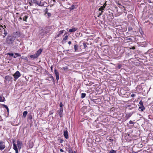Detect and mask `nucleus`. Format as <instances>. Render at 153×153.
Segmentation results:
<instances>
[{"instance_id": "nucleus-34", "label": "nucleus", "mask_w": 153, "mask_h": 153, "mask_svg": "<svg viewBox=\"0 0 153 153\" xmlns=\"http://www.w3.org/2000/svg\"><path fill=\"white\" fill-rule=\"evenodd\" d=\"M60 151L61 152H64L63 150V149H60Z\"/></svg>"}, {"instance_id": "nucleus-49", "label": "nucleus", "mask_w": 153, "mask_h": 153, "mask_svg": "<svg viewBox=\"0 0 153 153\" xmlns=\"http://www.w3.org/2000/svg\"><path fill=\"white\" fill-rule=\"evenodd\" d=\"M4 27L5 28H6V26H5V25H4Z\"/></svg>"}, {"instance_id": "nucleus-8", "label": "nucleus", "mask_w": 153, "mask_h": 153, "mask_svg": "<svg viewBox=\"0 0 153 153\" xmlns=\"http://www.w3.org/2000/svg\"><path fill=\"white\" fill-rule=\"evenodd\" d=\"M54 73L55 74L56 79L57 80H58L59 79V73L56 69H55L54 70Z\"/></svg>"}, {"instance_id": "nucleus-39", "label": "nucleus", "mask_w": 153, "mask_h": 153, "mask_svg": "<svg viewBox=\"0 0 153 153\" xmlns=\"http://www.w3.org/2000/svg\"><path fill=\"white\" fill-rule=\"evenodd\" d=\"M106 3H105L103 5V6H105V7L106 6Z\"/></svg>"}, {"instance_id": "nucleus-14", "label": "nucleus", "mask_w": 153, "mask_h": 153, "mask_svg": "<svg viewBox=\"0 0 153 153\" xmlns=\"http://www.w3.org/2000/svg\"><path fill=\"white\" fill-rule=\"evenodd\" d=\"M27 114V111H24L23 112V117H26Z\"/></svg>"}, {"instance_id": "nucleus-40", "label": "nucleus", "mask_w": 153, "mask_h": 153, "mask_svg": "<svg viewBox=\"0 0 153 153\" xmlns=\"http://www.w3.org/2000/svg\"><path fill=\"white\" fill-rule=\"evenodd\" d=\"M42 31H43V30H42H42H41L40 31V33H42Z\"/></svg>"}, {"instance_id": "nucleus-25", "label": "nucleus", "mask_w": 153, "mask_h": 153, "mask_svg": "<svg viewBox=\"0 0 153 153\" xmlns=\"http://www.w3.org/2000/svg\"><path fill=\"white\" fill-rule=\"evenodd\" d=\"M103 12V11H102L101 12V13H99L98 14V15L97 16L98 17H99L100 15H101L102 14V13Z\"/></svg>"}, {"instance_id": "nucleus-10", "label": "nucleus", "mask_w": 153, "mask_h": 153, "mask_svg": "<svg viewBox=\"0 0 153 153\" xmlns=\"http://www.w3.org/2000/svg\"><path fill=\"white\" fill-rule=\"evenodd\" d=\"M42 51V49H40L38 51H37L36 52V55L39 56L40 54L41 53Z\"/></svg>"}, {"instance_id": "nucleus-30", "label": "nucleus", "mask_w": 153, "mask_h": 153, "mask_svg": "<svg viewBox=\"0 0 153 153\" xmlns=\"http://www.w3.org/2000/svg\"><path fill=\"white\" fill-rule=\"evenodd\" d=\"M83 46L85 48H86V47H87V46L85 44V43H83Z\"/></svg>"}, {"instance_id": "nucleus-4", "label": "nucleus", "mask_w": 153, "mask_h": 153, "mask_svg": "<svg viewBox=\"0 0 153 153\" xmlns=\"http://www.w3.org/2000/svg\"><path fill=\"white\" fill-rule=\"evenodd\" d=\"M13 76H14L15 80L17 79L20 76V74L19 72L17 71L16 73L14 74Z\"/></svg>"}, {"instance_id": "nucleus-16", "label": "nucleus", "mask_w": 153, "mask_h": 153, "mask_svg": "<svg viewBox=\"0 0 153 153\" xmlns=\"http://www.w3.org/2000/svg\"><path fill=\"white\" fill-rule=\"evenodd\" d=\"M139 109H140V110L142 111H143L145 109V108H144L143 106H141L139 107Z\"/></svg>"}, {"instance_id": "nucleus-22", "label": "nucleus", "mask_w": 153, "mask_h": 153, "mask_svg": "<svg viewBox=\"0 0 153 153\" xmlns=\"http://www.w3.org/2000/svg\"><path fill=\"white\" fill-rule=\"evenodd\" d=\"M7 54L11 56H13L14 55L13 53H8Z\"/></svg>"}, {"instance_id": "nucleus-37", "label": "nucleus", "mask_w": 153, "mask_h": 153, "mask_svg": "<svg viewBox=\"0 0 153 153\" xmlns=\"http://www.w3.org/2000/svg\"><path fill=\"white\" fill-rule=\"evenodd\" d=\"M71 41H69L68 42V44H69V45H70L71 44Z\"/></svg>"}, {"instance_id": "nucleus-24", "label": "nucleus", "mask_w": 153, "mask_h": 153, "mask_svg": "<svg viewBox=\"0 0 153 153\" xmlns=\"http://www.w3.org/2000/svg\"><path fill=\"white\" fill-rule=\"evenodd\" d=\"M69 153H74L72 149L69 150ZM74 153H76L75 152H74Z\"/></svg>"}, {"instance_id": "nucleus-28", "label": "nucleus", "mask_w": 153, "mask_h": 153, "mask_svg": "<svg viewBox=\"0 0 153 153\" xmlns=\"http://www.w3.org/2000/svg\"><path fill=\"white\" fill-rule=\"evenodd\" d=\"M63 105L62 104V102H60L59 106L60 107H62L63 106Z\"/></svg>"}, {"instance_id": "nucleus-15", "label": "nucleus", "mask_w": 153, "mask_h": 153, "mask_svg": "<svg viewBox=\"0 0 153 153\" xmlns=\"http://www.w3.org/2000/svg\"><path fill=\"white\" fill-rule=\"evenodd\" d=\"M105 8V6H101L100 8L99 9V10L101 11L103 10Z\"/></svg>"}, {"instance_id": "nucleus-12", "label": "nucleus", "mask_w": 153, "mask_h": 153, "mask_svg": "<svg viewBox=\"0 0 153 153\" xmlns=\"http://www.w3.org/2000/svg\"><path fill=\"white\" fill-rule=\"evenodd\" d=\"M5 79L7 80L10 81L11 80V79H12V77H11V76H6L5 77Z\"/></svg>"}, {"instance_id": "nucleus-51", "label": "nucleus", "mask_w": 153, "mask_h": 153, "mask_svg": "<svg viewBox=\"0 0 153 153\" xmlns=\"http://www.w3.org/2000/svg\"><path fill=\"white\" fill-rule=\"evenodd\" d=\"M44 34L43 33V35H44Z\"/></svg>"}, {"instance_id": "nucleus-27", "label": "nucleus", "mask_w": 153, "mask_h": 153, "mask_svg": "<svg viewBox=\"0 0 153 153\" xmlns=\"http://www.w3.org/2000/svg\"><path fill=\"white\" fill-rule=\"evenodd\" d=\"M139 104H140L141 106H143V103L142 101H140V102H139Z\"/></svg>"}, {"instance_id": "nucleus-43", "label": "nucleus", "mask_w": 153, "mask_h": 153, "mask_svg": "<svg viewBox=\"0 0 153 153\" xmlns=\"http://www.w3.org/2000/svg\"><path fill=\"white\" fill-rule=\"evenodd\" d=\"M19 19H20L21 20H22V18L21 17H20Z\"/></svg>"}, {"instance_id": "nucleus-50", "label": "nucleus", "mask_w": 153, "mask_h": 153, "mask_svg": "<svg viewBox=\"0 0 153 153\" xmlns=\"http://www.w3.org/2000/svg\"><path fill=\"white\" fill-rule=\"evenodd\" d=\"M128 39V40H129L130 39Z\"/></svg>"}, {"instance_id": "nucleus-21", "label": "nucleus", "mask_w": 153, "mask_h": 153, "mask_svg": "<svg viewBox=\"0 0 153 153\" xmlns=\"http://www.w3.org/2000/svg\"><path fill=\"white\" fill-rule=\"evenodd\" d=\"M3 105V106H4V108H5L7 109V111L8 112V111H9V109H8V107L7 106V105Z\"/></svg>"}, {"instance_id": "nucleus-18", "label": "nucleus", "mask_w": 153, "mask_h": 153, "mask_svg": "<svg viewBox=\"0 0 153 153\" xmlns=\"http://www.w3.org/2000/svg\"><path fill=\"white\" fill-rule=\"evenodd\" d=\"M74 48L75 50V51H76L78 48V46L77 45H74Z\"/></svg>"}, {"instance_id": "nucleus-3", "label": "nucleus", "mask_w": 153, "mask_h": 153, "mask_svg": "<svg viewBox=\"0 0 153 153\" xmlns=\"http://www.w3.org/2000/svg\"><path fill=\"white\" fill-rule=\"evenodd\" d=\"M5 147V143L1 140L0 141V150H4Z\"/></svg>"}, {"instance_id": "nucleus-6", "label": "nucleus", "mask_w": 153, "mask_h": 153, "mask_svg": "<svg viewBox=\"0 0 153 153\" xmlns=\"http://www.w3.org/2000/svg\"><path fill=\"white\" fill-rule=\"evenodd\" d=\"M6 43L8 44H11L13 42V40L11 39H6Z\"/></svg>"}, {"instance_id": "nucleus-1", "label": "nucleus", "mask_w": 153, "mask_h": 153, "mask_svg": "<svg viewBox=\"0 0 153 153\" xmlns=\"http://www.w3.org/2000/svg\"><path fill=\"white\" fill-rule=\"evenodd\" d=\"M13 149L15 151L16 153H18L19 149L20 150L22 146V142L21 141H20L19 140L17 141V147L15 143V140H13Z\"/></svg>"}, {"instance_id": "nucleus-17", "label": "nucleus", "mask_w": 153, "mask_h": 153, "mask_svg": "<svg viewBox=\"0 0 153 153\" xmlns=\"http://www.w3.org/2000/svg\"><path fill=\"white\" fill-rule=\"evenodd\" d=\"M86 94L85 93H82L81 94V98H84L86 96Z\"/></svg>"}, {"instance_id": "nucleus-5", "label": "nucleus", "mask_w": 153, "mask_h": 153, "mask_svg": "<svg viewBox=\"0 0 153 153\" xmlns=\"http://www.w3.org/2000/svg\"><path fill=\"white\" fill-rule=\"evenodd\" d=\"M77 28L74 27H72L71 29H70L69 30V32L72 33H73L76 31V30H77Z\"/></svg>"}, {"instance_id": "nucleus-7", "label": "nucleus", "mask_w": 153, "mask_h": 153, "mask_svg": "<svg viewBox=\"0 0 153 153\" xmlns=\"http://www.w3.org/2000/svg\"><path fill=\"white\" fill-rule=\"evenodd\" d=\"M20 36V34L19 32H16L14 33V36L15 38H19Z\"/></svg>"}, {"instance_id": "nucleus-36", "label": "nucleus", "mask_w": 153, "mask_h": 153, "mask_svg": "<svg viewBox=\"0 0 153 153\" xmlns=\"http://www.w3.org/2000/svg\"><path fill=\"white\" fill-rule=\"evenodd\" d=\"M129 30H131L132 29V28L131 27H130L129 28Z\"/></svg>"}, {"instance_id": "nucleus-9", "label": "nucleus", "mask_w": 153, "mask_h": 153, "mask_svg": "<svg viewBox=\"0 0 153 153\" xmlns=\"http://www.w3.org/2000/svg\"><path fill=\"white\" fill-rule=\"evenodd\" d=\"M63 108H61L59 111V114L60 117H62L63 116Z\"/></svg>"}, {"instance_id": "nucleus-32", "label": "nucleus", "mask_w": 153, "mask_h": 153, "mask_svg": "<svg viewBox=\"0 0 153 153\" xmlns=\"http://www.w3.org/2000/svg\"><path fill=\"white\" fill-rule=\"evenodd\" d=\"M71 7V9H72V10L74 9V5H72V6Z\"/></svg>"}, {"instance_id": "nucleus-42", "label": "nucleus", "mask_w": 153, "mask_h": 153, "mask_svg": "<svg viewBox=\"0 0 153 153\" xmlns=\"http://www.w3.org/2000/svg\"><path fill=\"white\" fill-rule=\"evenodd\" d=\"M132 48L133 49H134L135 48L134 47H133Z\"/></svg>"}, {"instance_id": "nucleus-45", "label": "nucleus", "mask_w": 153, "mask_h": 153, "mask_svg": "<svg viewBox=\"0 0 153 153\" xmlns=\"http://www.w3.org/2000/svg\"><path fill=\"white\" fill-rule=\"evenodd\" d=\"M37 4H38V5H39V6H40V4L37 3Z\"/></svg>"}, {"instance_id": "nucleus-46", "label": "nucleus", "mask_w": 153, "mask_h": 153, "mask_svg": "<svg viewBox=\"0 0 153 153\" xmlns=\"http://www.w3.org/2000/svg\"><path fill=\"white\" fill-rule=\"evenodd\" d=\"M118 4L119 5H121V4H119V3H118Z\"/></svg>"}, {"instance_id": "nucleus-44", "label": "nucleus", "mask_w": 153, "mask_h": 153, "mask_svg": "<svg viewBox=\"0 0 153 153\" xmlns=\"http://www.w3.org/2000/svg\"><path fill=\"white\" fill-rule=\"evenodd\" d=\"M51 70H52V68H53L51 66Z\"/></svg>"}, {"instance_id": "nucleus-31", "label": "nucleus", "mask_w": 153, "mask_h": 153, "mask_svg": "<svg viewBox=\"0 0 153 153\" xmlns=\"http://www.w3.org/2000/svg\"><path fill=\"white\" fill-rule=\"evenodd\" d=\"M3 97H2L1 96H0V101H2L3 99H2Z\"/></svg>"}, {"instance_id": "nucleus-33", "label": "nucleus", "mask_w": 153, "mask_h": 153, "mask_svg": "<svg viewBox=\"0 0 153 153\" xmlns=\"http://www.w3.org/2000/svg\"><path fill=\"white\" fill-rule=\"evenodd\" d=\"M135 96V94H132L131 95V96L132 97H133L134 96Z\"/></svg>"}, {"instance_id": "nucleus-2", "label": "nucleus", "mask_w": 153, "mask_h": 153, "mask_svg": "<svg viewBox=\"0 0 153 153\" xmlns=\"http://www.w3.org/2000/svg\"><path fill=\"white\" fill-rule=\"evenodd\" d=\"M64 30H62L60 31L57 34V37H62V38L63 36H64L65 35V37L64 38H68V36L67 35H65V34H66V32L65 31V33H64Z\"/></svg>"}, {"instance_id": "nucleus-47", "label": "nucleus", "mask_w": 153, "mask_h": 153, "mask_svg": "<svg viewBox=\"0 0 153 153\" xmlns=\"http://www.w3.org/2000/svg\"><path fill=\"white\" fill-rule=\"evenodd\" d=\"M4 34H5V35H6V34H7V33H6V34H5V33H4Z\"/></svg>"}, {"instance_id": "nucleus-19", "label": "nucleus", "mask_w": 153, "mask_h": 153, "mask_svg": "<svg viewBox=\"0 0 153 153\" xmlns=\"http://www.w3.org/2000/svg\"><path fill=\"white\" fill-rule=\"evenodd\" d=\"M116 151H115L114 150H111L109 153H116Z\"/></svg>"}, {"instance_id": "nucleus-13", "label": "nucleus", "mask_w": 153, "mask_h": 153, "mask_svg": "<svg viewBox=\"0 0 153 153\" xmlns=\"http://www.w3.org/2000/svg\"><path fill=\"white\" fill-rule=\"evenodd\" d=\"M30 57L31 58L36 59L38 57V56L36 55V54L31 55L30 56Z\"/></svg>"}, {"instance_id": "nucleus-48", "label": "nucleus", "mask_w": 153, "mask_h": 153, "mask_svg": "<svg viewBox=\"0 0 153 153\" xmlns=\"http://www.w3.org/2000/svg\"><path fill=\"white\" fill-rule=\"evenodd\" d=\"M1 27H3L2 26V25H1Z\"/></svg>"}, {"instance_id": "nucleus-35", "label": "nucleus", "mask_w": 153, "mask_h": 153, "mask_svg": "<svg viewBox=\"0 0 153 153\" xmlns=\"http://www.w3.org/2000/svg\"><path fill=\"white\" fill-rule=\"evenodd\" d=\"M63 69L64 70H66V69H67V68H65V67H64V68H63Z\"/></svg>"}, {"instance_id": "nucleus-20", "label": "nucleus", "mask_w": 153, "mask_h": 153, "mask_svg": "<svg viewBox=\"0 0 153 153\" xmlns=\"http://www.w3.org/2000/svg\"><path fill=\"white\" fill-rule=\"evenodd\" d=\"M27 18V16H25L23 18V20L24 21H26V20Z\"/></svg>"}, {"instance_id": "nucleus-11", "label": "nucleus", "mask_w": 153, "mask_h": 153, "mask_svg": "<svg viewBox=\"0 0 153 153\" xmlns=\"http://www.w3.org/2000/svg\"><path fill=\"white\" fill-rule=\"evenodd\" d=\"M64 135L66 139H68V131L66 130L64 131Z\"/></svg>"}, {"instance_id": "nucleus-29", "label": "nucleus", "mask_w": 153, "mask_h": 153, "mask_svg": "<svg viewBox=\"0 0 153 153\" xmlns=\"http://www.w3.org/2000/svg\"><path fill=\"white\" fill-rule=\"evenodd\" d=\"M129 123L130 124H133L134 123L131 120H130L129 121Z\"/></svg>"}, {"instance_id": "nucleus-23", "label": "nucleus", "mask_w": 153, "mask_h": 153, "mask_svg": "<svg viewBox=\"0 0 153 153\" xmlns=\"http://www.w3.org/2000/svg\"><path fill=\"white\" fill-rule=\"evenodd\" d=\"M15 55H16V56H21V55L19 53H15Z\"/></svg>"}, {"instance_id": "nucleus-41", "label": "nucleus", "mask_w": 153, "mask_h": 153, "mask_svg": "<svg viewBox=\"0 0 153 153\" xmlns=\"http://www.w3.org/2000/svg\"><path fill=\"white\" fill-rule=\"evenodd\" d=\"M63 142V140H61L60 141V142L61 143H62Z\"/></svg>"}, {"instance_id": "nucleus-38", "label": "nucleus", "mask_w": 153, "mask_h": 153, "mask_svg": "<svg viewBox=\"0 0 153 153\" xmlns=\"http://www.w3.org/2000/svg\"><path fill=\"white\" fill-rule=\"evenodd\" d=\"M14 58H16L17 57V56H16V55H15L14 56H13Z\"/></svg>"}, {"instance_id": "nucleus-26", "label": "nucleus", "mask_w": 153, "mask_h": 153, "mask_svg": "<svg viewBox=\"0 0 153 153\" xmlns=\"http://www.w3.org/2000/svg\"><path fill=\"white\" fill-rule=\"evenodd\" d=\"M103 12V11H102L101 12V13H99L98 14V15L97 16L98 17H99L100 15H101L102 14V13Z\"/></svg>"}]
</instances>
